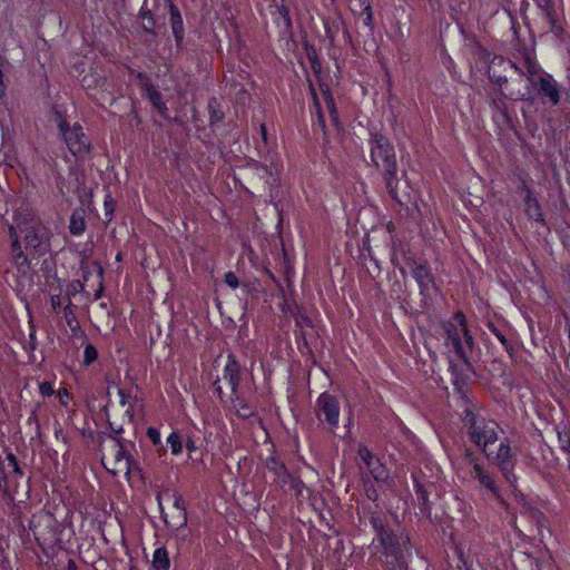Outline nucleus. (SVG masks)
Segmentation results:
<instances>
[{"instance_id": "nucleus-58", "label": "nucleus", "mask_w": 570, "mask_h": 570, "mask_svg": "<svg viewBox=\"0 0 570 570\" xmlns=\"http://www.w3.org/2000/svg\"><path fill=\"white\" fill-rule=\"evenodd\" d=\"M186 449L189 451V452H193L196 450V444L195 442L191 440V439H188L187 442H186Z\"/></svg>"}, {"instance_id": "nucleus-34", "label": "nucleus", "mask_w": 570, "mask_h": 570, "mask_svg": "<svg viewBox=\"0 0 570 570\" xmlns=\"http://www.w3.org/2000/svg\"><path fill=\"white\" fill-rule=\"evenodd\" d=\"M98 358V351L97 348L91 344V343H87L85 345V350H83V358H82V364L85 366H89L91 365Z\"/></svg>"}, {"instance_id": "nucleus-5", "label": "nucleus", "mask_w": 570, "mask_h": 570, "mask_svg": "<svg viewBox=\"0 0 570 570\" xmlns=\"http://www.w3.org/2000/svg\"><path fill=\"white\" fill-rule=\"evenodd\" d=\"M462 422L471 442L484 454L488 452V446L499 440V431H501V429L493 420L476 415L471 410L466 409Z\"/></svg>"}, {"instance_id": "nucleus-54", "label": "nucleus", "mask_w": 570, "mask_h": 570, "mask_svg": "<svg viewBox=\"0 0 570 570\" xmlns=\"http://www.w3.org/2000/svg\"><path fill=\"white\" fill-rule=\"evenodd\" d=\"M61 305V298L59 295H53L51 296V306L52 308L56 311L60 307Z\"/></svg>"}, {"instance_id": "nucleus-38", "label": "nucleus", "mask_w": 570, "mask_h": 570, "mask_svg": "<svg viewBox=\"0 0 570 570\" xmlns=\"http://www.w3.org/2000/svg\"><path fill=\"white\" fill-rule=\"evenodd\" d=\"M465 463L474 470L476 465H481L479 456L470 449H466L463 456Z\"/></svg>"}, {"instance_id": "nucleus-32", "label": "nucleus", "mask_w": 570, "mask_h": 570, "mask_svg": "<svg viewBox=\"0 0 570 570\" xmlns=\"http://www.w3.org/2000/svg\"><path fill=\"white\" fill-rule=\"evenodd\" d=\"M105 81H106L105 78L99 75L88 73L82 77L81 86L85 89H91V88H96L98 86H102L105 83Z\"/></svg>"}, {"instance_id": "nucleus-21", "label": "nucleus", "mask_w": 570, "mask_h": 570, "mask_svg": "<svg viewBox=\"0 0 570 570\" xmlns=\"http://www.w3.org/2000/svg\"><path fill=\"white\" fill-rule=\"evenodd\" d=\"M353 13L364 16L363 23L371 27L373 23V11L370 0H350Z\"/></svg>"}, {"instance_id": "nucleus-15", "label": "nucleus", "mask_w": 570, "mask_h": 570, "mask_svg": "<svg viewBox=\"0 0 570 570\" xmlns=\"http://www.w3.org/2000/svg\"><path fill=\"white\" fill-rule=\"evenodd\" d=\"M406 265L419 284L422 292L428 291L430 285L433 284V276L425 264H417L413 259H407Z\"/></svg>"}, {"instance_id": "nucleus-20", "label": "nucleus", "mask_w": 570, "mask_h": 570, "mask_svg": "<svg viewBox=\"0 0 570 570\" xmlns=\"http://www.w3.org/2000/svg\"><path fill=\"white\" fill-rule=\"evenodd\" d=\"M164 1V10L168 9L169 13V23L173 30L174 36H180L184 31V23L181 14L178 8L171 2V0H163Z\"/></svg>"}, {"instance_id": "nucleus-16", "label": "nucleus", "mask_w": 570, "mask_h": 570, "mask_svg": "<svg viewBox=\"0 0 570 570\" xmlns=\"http://www.w3.org/2000/svg\"><path fill=\"white\" fill-rule=\"evenodd\" d=\"M530 40H531L530 41V46H525L523 43V47L519 48V51H520V53H521V56H522V58L524 60L528 78L530 80H532V78L539 73L540 66L538 65V62L535 60V52H534L535 42H534V38H531Z\"/></svg>"}, {"instance_id": "nucleus-23", "label": "nucleus", "mask_w": 570, "mask_h": 570, "mask_svg": "<svg viewBox=\"0 0 570 570\" xmlns=\"http://www.w3.org/2000/svg\"><path fill=\"white\" fill-rule=\"evenodd\" d=\"M109 426L110 429L112 430V432L115 433L114 436H111L112 440H115L116 442V451H115V454L112 455V460H119V459H122L125 460L127 463H132V456L129 454V452L127 451V449L125 448V440L122 438H118L117 435L120 434L122 432V428H119V429H114L111 423H109Z\"/></svg>"}, {"instance_id": "nucleus-59", "label": "nucleus", "mask_w": 570, "mask_h": 570, "mask_svg": "<svg viewBox=\"0 0 570 570\" xmlns=\"http://www.w3.org/2000/svg\"><path fill=\"white\" fill-rule=\"evenodd\" d=\"M214 387H215L216 392L218 393L219 397H222L223 390H222V386L219 385V380H216L214 382Z\"/></svg>"}, {"instance_id": "nucleus-51", "label": "nucleus", "mask_w": 570, "mask_h": 570, "mask_svg": "<svg viewBox=\"0 0 570 570\" xmlns=\"http://www.w3.org/2000/svg\"><path fill=\"white\" fill-rule=\"evenodd\" d=\"M81 291H83V283H81L80 281L76 279L70 284L69 293L71 295H76L78 292Z\"/></svg>"}, {"instance_id": "nucleus-36", "label": "nucleus", "mask_w": 570, "mask_h": 570, "mask_svg": "<svg viewBox=\"0 0 570 570\" xmlns=\"http://www.w3.org/2000/svg\"><path fill=\"white\" fill-rule=\"evenodd\" d=\"M253 167L257 170V175L261 178L265 179L266 184H272L271 183V178H273L274 173H273V170L268 166L262 165L258 161H254L253 163Z\"/></svg>"}, {"instance_id": "nucleus-52", "label": "nucleus", "mask_w": 570, "mask_h": 570, "mask_svg": "<svg viewBox=\"0 0 570 570\" xmlns=\"http://www.w3.org/2000/svg\"><path fill=\"white\" fill-rule=\"evenodd\" d=\"M504 99H505V98L502 96V97H500V98H495V99H493V101H492L493 106H494L498 110H500V111H502V112H504V111L507 110V105H505Z\"/></svg>"}, {"instance_id": "nucleus-47", "label": "nucleus", "mask_w": 570, "mask_h": 570, "mask_svg": "<svg viewBox=\"0 0 570 570\" xmlns=\"http://www.w3.org/2000/svg\"><path fill=\"white\" fill-rule=\"evenodd\" d=\"M537 567H538V570H553L554 563L549 558L547 560L538 561Z\"/></svg>"}, {"instance_id": "nucleus-14", "label": "nucleus", "mask_w": 570, "mask_h": 570, "mask_svg": "<svg viewBox=\"0 0 570 570\" xmlns=\"http://www.w3.org/2000/svg\"><path fill=\"white\" fill-rule=\"evenodd\" d=\"M266 469L274 474V482L284 488L291 480V473L288 472L284 462L277 456L271 455L265 460Z\"/></svg>"}, {"instance_id": "nucleus-8", "label": "nucleus", "mask_w": 570, "mask_h": 570, "mask_svg": "<svg viewBox=\"0 0 570 570\" xmlns=\"http://www.w3.org/2000/svg\"><path fill=\"white\" fill-rule=\"evenodd\" d=\"M485 458L498 466L505 481L515 490L518 478L514 474L517 453L511 448L509 438L501 440L497 452H485Z\"/></svg>"}, {"instance_id": "nucleus-28", "label": "nucleus", "mask_w": 570, "mask_h": 570, "mask_svg": "<svg viewBox=\"0 0 570 570\" xmlns=\"http://www.w3.org/2000/svg\"><path fill=\"white\" fill-rule=\"evenodd\" d=\"M366 468L376 482H384L387 480L389 471L379 458L372 462H368V466Z\"/></svg>"}, {"instance_id": "nucleus-42", "label": "nucleus", "mask_w": 570, "mask_h": 570, "mask_svg": "<svg viewBox=\"0 0 570 570\" xmlns=\"http://www.w3.org/2000/svg\"><path fill=\"white\" fill-rule=\"evenodd\" d=\"M225 283L232 288H237L239 285L238 278L234 272L225 274Z\"/></svg>"}, {"instance_id": "nucleus-46", "label": "nucleus", "mask_w": 570, "mask_h": 570, "mask_svg": "<svg viewBox=\"0 0 570 570\" xmlns=\"http://www.w3.org/2000/svg\"><path fill=\"white\" fill-rule=\"evenodd\" d=\"M296 324L297 326L299 327H309L312 326V321L311 318L305 315V314H299L297 317H296Z\"/></svg>"}, {"instance_id": "nucleus-11", "label": "nucleus", "mask_w": 570, "mask_h": 570, "mask_svg": "<svg viewBox=\"0 0 570 570\" xmlns=\"http://www.w3.org/2000/svg\"><path fill=\"white\" fill-rule=\"evenodd\" d=\"M173 497V508L169 513H165L159 503L160 512L166 523V527L170 530L178 531L187 525V511L185 500L180 494L174 492Z\"/></svg>"}, {"instance_id": "nucleus-41", "label": "nucleus", "mask_w": 570, "mask_h": 570, "mask_svg": "<svg viewBox=\"0 0 570 570\" xmlns=\"http://www.w3.org/2000/svg\"><path fill=\"white\" fill-rule=\"evenodd\" d=\"M289 488L297 494H302V490L304 488V483L301 479L295 478L291 474V480L288 481Z\"/></svg>"}, {"instance_id": "nucleus-4", "label": "nucleus", "mask_w": 570, "mask_h": 570, "mask_svg": "<svg viewBox=\"0 0 570 570\" xmlns=\"http://www.w3.org/2000/svg\"><path fill=\"white\" fill-rule=\"evenodd\" d=\"M454 322H444L442 328L445 333L446 345L450 346L466 367L472 368L468 350L472 351L474 340L468 330L466 318L463 312L458 311L453 315Z\"/></svg>"}, {"instance_id": "nucleus-55", "label": "nucleus", "mask_w": 570, "mask_h": 570, "mask_svg": "<svg viewBox=\"0 0 570 570\" xmlns=\"http://www.w3.org/2000/svg\"><path fill=\"white\" fill-rule=\"evenodd\" d=\"M306 53H307V58H308L309 61L314 57H317L316 50L313 47H309L307 43H306Z\"/></svg>"}, {"instance_id": "nucleus-57", "label": "nucleus", "mask_w": 570, "mask_h": 570, "mask_svg": "<svg viewBox=\"0 0 570 570\" xmlns=\"http://www.w3.org/2000/svg\"><path fill=\"white\" fill-rule=\"evenodd\" d=\"M70 328H71V331H72L73 333L79 332V333H80V336H81L83 340H87L86 334L80 330V326H79V324H78L77 322H76V325H75V326H72V325H71V326H70Z\"/></svg>"}, {"instance_id": "nucleus-2", "label": "nucleus", "mask_w": 570, "mask_h": 570, "mask_svg": "<svg viewBox=\"0 0 570 570\" xmlns=\"http://www.w3.org/2000/svg\"><path fill=\"white\" fill-rule=\"evenodd\" d=\"M368 520L381 547L377 558L382 566L386 570H410L412 552L409 535L399 527L394 529L382 512H371Z\"/></svg>"}, {"instance_id": "nucleus-35", "label": "nucleus", "mask_w": 570, "mask_h": 570, "mask_svg": "<svg viewBox=\"0 0 570 570\" xmlns=\"http://www.w3.org/2000/svg\"><path fill=\"white\" fill-rule=\"evenodd\" d=\"M167 443L169 444L173 454H179L183 451V442L181 436L177 432L170 433V435L167 438Z\"/></svg>"}, {"instance_id": "nucleus-61", "label": "nucleus", "mask_w": 570, "mask_h": 570, "mask_svg": "<svg viewBox=\"0 0 570 570\" xmlns=\"http://www.w3.org/2000/svg\"><path fill=\"white\" fill-rule=\"evenodd\" d=\"M126 413L130 416V419L134 415V409H132V405L129 404V407L126 410Z\"/></svg>"}, {"instance_id": "nucleus-7", "label": "nucleus", "mask_w": 570, "mask_h": 570, "mask_svg": "<svg viewBox=\"0 0 570 570\" xmlns=\"http://www.w3.org/2000/svg\"><path fill=\"white\" fill-rule=\"evenodd\" d=\"M55 121L63 141L73 156L85 157L89 154L91 144L79 124L75 122L72 126H69L58 110L55 111Z\"/></svg>"}, {"instance_id": "nucleus-43", "label": "nucleus", "mask_w": 570, "mask_h": 570, "mask_svg": "<svg viewBox=\"0 0 570 570\" xmlns=\"http://www.w3.org/2000/svg\"><path fill=\"white\" fill-rule=\"evenodd\" d=\"M147 435L150 439V441L153 442V444L159 445L161 443L160 433L157 429L148 428Z\"/></svg>"}, {"instance_id": "nucleus-19", "label": "nucleus", "mask_w": 570, "mask_h": 570, "mask_svg": "<svg viewBox=\"0 0 570 570\" xmlns=\"http://www.w3.org/2000/svg\"><path fill=\"white\" fill-rule=\"evenodd\" d=\"M538 85L540 94L548 97L552 105H558L560 102L558 83L550 76L540 77Z\"/></svg>"}, {"instance_id": "nucleus-3", "label": "nucleus", "mask_w": 570, "mask_h": 570, "mask_svg": "<svg viewBox=\"0 0 570 570\" xmlns=\"http://www.w3.org/2000/svg\"><path fill=\"white\" fill-rule=\"evenodd\" d=\"M368 144L371 160L376 169L382 170L389 195L401 203L397 195V160L393 144L379 131L370 132Z\"/></svg>"}, {"instance_id": "nucleus-39", "label": "nucleus", "mask_w": 570, "mask_h": 570, "mask_svg": "<svg viewBox=\"0 0 570 570\" xmlns=\"http://www.w3.org/2000/svg\"><path fill=\"white\" fill-rule=\"evenodd\" d=\"M7 470L14 473L22 475V471L20 470V466L18 464L17 458L12 453H8L7 455Z\"/></svg>"}, {"instance_id": "nucleus-26", "label": "nucleus", "mask_w": 570, "mask_h": 570, "mask_svg": "<svg viewBox=\"0 0 570 570\" xmlns=\"http://www.w3.org/2000/svg\"><path fill=\"white\" fill-rule=\"evenodd\" d=\"M414 484H415V494H416L420 510L422 513L429 514L430 510H431V504L429 501V491L423 484H421L416 480V478H414Z\"/></svg>"}, {"instance_id": "nucleus-40", "label": "nucleus", "mask_w": 570, "mask_h": 570, "mask_svg": "<svg viewBox=\"0 0 570 570\" xmlns=\"http://www.w3.org/2000/svg\"><path fill=\"white\" fill-rule=\"evenodd\" d=\"M358 455L366 466H368V462H372L376 459L372 451H370L366 446L358 448Z\"/></svg>"}, {"instance_id": "nucleus-37", "label": "nucleus", "mask_w": 570, "mask_h": 570, "mask_svg": "<svg viewBox=\"0 0 570 570\" xmlns=\"http://www.w3.org/2000/svg\"><path fill=\"white\" fill-rule=\"evenodd\" d=\"M558 440L560 443V449L566 453H570V431L569 430L559 431Z\"/></svg>"}, {"instance_id": "nucleus-12", "label": "nucleus", "mask_w": 570, "mask_h": 570, "mask_svg": "<svg viewBox=\"0 0 570 570\" xmlns=\"http://www.w3.org/2000/svg\"><path fill=\"white\" fill-rule=\"evenodd\" d=\"M137 78L139 79V86L145 91L146 97L157 109L158 114L166 118L168 108L163 100V95L151 85L147 75L138 72Z\"/></svg>"}, {"instance_id": "nucleus-45", "label": "nucleus", "mask_w": 570, "mask_h": 570, "mask_svg": "<svg viewBox=\"0 0 570 570\" xmlns=\"http://www.w3.org/2000/svg\"><path fill=\"white\" fill-rule=\"evenodd\" d=\"M39 391L42 396H51L55 393L53 387L49 382H42L39 385Z\"/></svg>"}, {"instance_id": "nucleus-27", "label": "nucleus", "mask_w": 570, "mask_h": 570, "mask_svg": "<svg viewBox=\"0 0 570 570\" xmlns=\"http://www.w3.org/2000/svg\"><path fill=\"white\" fill-rule=\"evenodd\" d=\"M141 26L147 33L158 35L163 32V23H159L150 11L142 12Z\"/></svg>"}, {"instance_id": "nucleus-13", "label": "nucleus", "mask_w": 570, "mask_h": 570, "mask_svg": "<svg viewBox=\"0 0 570 570\" xmlns=\"http://www.w3.org/2000/svg\"><path fill=\"white\" fill-rule=\"evenodd\" d=\"M470 476L476 480L482 488L487 489L494 499L502 500L494 474L485 469L483 464L476 465L474 470H470Z\"/></svg>"}, {"instance_id": "nucleus-31", "label": "nucleus", "mask_w": 570, "mask_h": 570, "mask_svg": "<svg viewBox=\"0 0 570 570\" xmlns=\"http://www.w3.org/2000/svg\"><path fill=\"white\" fill-rule=\"evenodd\" d=\"M488 328L491 331V333H493L497 338L500 341V343L502 344V346L504 347V350L509 353V355H513L514 353V348L512 346V344L508 341L507 336L504 335L503 332H501L493 323L489 322L487 324Z\"/></svg>"}, {"instance_id": "nucleus-56", "label": "nucleus", "mask_w": 570, "mask_h": 570, "mask_svg": "<svg viewBox=\"0 0 570 570\" xmlns=\"http://www.w3.org/2000/svg\"><path fill=\"white\" fill-rule=\"evenodd\" d=\"M317 125L322 128L323 130V134L325 135V119H324V116L322 115L321 111H318V120H317Z\"/></svg>"}, {"instance_id": "nucleus-18", "label": "nucleus", "mask_w": 570, "mask_h": 570, "mask_svg": "<svg viewBox=\"0 0 570 570\" xmlns=\"http://www.w3.org/2000/svg\"><path fill=\"white\" fill-rule=\"evenodd\" d=\"M232 404L238 417L245 420L255 415V407L239 392H232Z\"/></svg>"}, {"instance_id": "nucleus-62", "label": "nucleus", "mask_w": 570, "mask_h": 570, "mask_svg": "<svg viewBox=\"0 0 570 570\" xmlns=\"http://www.w3.org/2000/svg\"><path fill=\"white\" fill-rule=\"evenodd\" d=\"M4 161L7 163V165L9 167H11V168L13 167L12 159L10 158V156H6Z\"/></svg>"}, {"instance_id": "nucleus-48", "label": "nucleus", "mask_w": 570, "mask_h": 570, "mask_svg": "<svg viewBox=\"0 0 570 570\" xmlns=\"http://www.w3.org/2000/svg\"><path fill=\"white\" fill-rule=\"evenodd\" d=\"M309 62H311V68H312L313 72L316 76L321 75L322 73V62L318 59V57H314Z\"/></svg>"}, {"instance_id": "nucleus-33", "label": "nucleus", "mask_w": 570, "mask_h": 570, "mask_svg": "<svg viewBox=\"0 0 570 570\" xmlns=\"http://www.w3.org/2000/svg\"><path fill=\"white\" fill-rule=\"evenodd\" d=\"M323 96H324V99H325L326 107L328 109L331 119H332L333 124L335 126H337L338 125V114H337V109H336L335 104H334V99H333V97L330 94V90L328 89L323 90Z\"/></svg>"}, {"instance_id": "nucleus-44", "label": "nucleus", "mask_w": 570, "mask_h": 570, "mask_svg": "<svg viewBox=\"0 0 570 570\" xmlns=\"http://www.w3.org/2000/svg\"><path fill=\"white\" fill-rule=\"evenodd\" d=\"M539 8L546 11L550 16L553 8V0H534Z\"/></svg>"}, {"instance_id": "nucleus-29", "label": "nucleus", "mask_w": 570, "mask_h": 570, "mask_svg": "<svg viewBox=\"0 0 570 570\" xmlns=\"http://www.w3.org/2000/svg\"><path fill=\"white\" fill-rule=\"evenodd\" d=\"M208 112H209V125L212 127L223 122L225 115L222 110L220 104L216 98H210L208 101Z\"/></svg>"}, {"instance_id": "nucleus-9", "label": "nucleus", "mask_w": 570, "mask_h": 570, "mask_svg": "<svg viewBox=\"0 0 570 570\" xmlns=\"http://www.w3.org/2000/svg\"><path fill=\"white\" fill-rule=\"evenodd\" d=\"M29 529L40 546L51 544L57 540V520L50 512L41 511L35 514Z\"/></svg>"}, {"instance_id": "nucleus-6", "label": "nucleus", "mask_w": 570, "mask_h": 570, "mask_svg": "<svg viewBox=\"0 0 570 570\" xmlns=\"http://www.w3.org/2000/svg\"><path fill=\"white\" fill-rule=\"evenodd\" d=\"M514 71L519 75L520 80H522V77L524 76V71L519 68L514 62L511 60H505L502 57H494L491 61L488 75L490 80L495 83L499 87V92L504 98H509L512 100H523L525 99L527 94L529 92V88L525 87V91L518 90H510L509 94L504 92V88L508 85V71Z\"/></svg>"}, {"instance_id": "nucleus-17", "label": "nucleus", "mask_w": 570, "mask_h": 570, "mask_svg": "<svg viewBox=\"0 0 570 570\" xmlns=\"http://www.w3.org/2000/svg\"><path fill=\"white\" fill-rule=\"evenodd\" d=\"M223 377L229 383L232 392L238 391V385L240 382V365L232 354H229L227 357Z\"/></svg>"}, {"instance_id": "nucleus-24", "label": "nucleus", "mask_w": 570, "mask_h": 570, "mask_svg": "<svg viewBox=\"0 0 570 570\" xmlns=\"http://www.w3.org/2000/svg\"><path fill=\"white\" fill-rule=\"evenodd\" d=\"M85 214L83 208H76L72 212L69 224L70 234L78 236L86 230Z\"/></svg>"}, {"instance_id": "nucleus-50", "label": "nucleus", "mask_w": 570, "mask_h": 570, "mask_svg": "<svg viewBox=\"0 0 570 570\" xmlns=\"http://www.w3.org/2000/svg\"><path fill=\"white\" fill-rule=\"evenodd\" d=\"M63 314H65V317L67 320V323L69 326H71V323L72 321H75V315H73V311L71 308V303L69 302V304L63 308Z\"/></svg>"}, {"instance_id": "nucleus-30", "label": "nucleus", "mask_w": 570, "mask_h": 570, "mask_svg": "<svg viewBox=\"0 0 570 570\" xmlns=\"http://www.w3.org/2000/svg\"><path fill=\"white\" fill-rule=\"evenodd\" d=\"M153 566L156 570H168L170 566L168 552L165 548H158L154 552Z\"/></svg>"}, {"instance_id": "nucleus-64", "label": "nucleus", "mask_w": 570, "mask_h": 570, "mask_svg": "<svg viewBox=\"0 0 570 570\" xmlns=\"http://www.w3.org/2000/svg\"><path fill=\"white\" fill-rule=\"evenodd\" d=\"M33 341H35V332L32 331V332L30 333V342H33Z\"/></svg>"}, {"instance_id": "nucleus-63", "label": "nucleus", "mask_w": 570, "mask_h": 570, "mask_svg": "<svg viewBox=\"0 0 570 570\" xmlns=\"http://www.w3.org/2000/svg\"><path fill=\"white\" fill-rule=\"evenodd\" d=\"M101 293H102V287H100L96 294H95V298L98 299L100 296H101Z\"/></svg>"}, {"instance_id": "nucleus-49", "label": "nucleus", "mask_w": 570, "mask_h": 570, "mask_svg": "<svg viewBox=\"0 0 570 570\" xmlns=\"http://www.w3.org/2000/svg\"><path fill=\"white\" fill-rule=\"evenodd\" d=\"M118 395H119V397H120V404H121L122 406H125L126 404H128V403H129V400L131 399L130 393H129L127 390H125V389H119V390H118Z\"/></svg>"}, {"instance_id": "nucleus-60", "label": "nucleus", "mask_w": 570, "mask_h": 570, "mask_svg": "<svg viewBox=\"0 0 570 570\" xmlns=\"http://www.w3.org/2000/svg\"><path fill=\"white\" fill-rule=\"evenodd\" d=\"M367 498H368L370 500L375 501V500L377 499V493H376V491H375V490L367 491Z\"/></svg>"}, {"instance_id": "nucleus-22", "label": "nucleus", "mask_w": 570, "mask_h": 570, "mask_svg": "<svg viewBox=\"0 0 570 570\" xmlns=\"http://www.w3.org/2000/svg\"><path fill=\"white\" fill-rule=\"evenodd\" d=\"M525 214L529 218L544 223L543 214L539 202L532 196L530 189L527 191V196L524 198Z\"/></svg>"}, {"instance_id": "nucleus-25", "label": "nucleus", "mask_w": 570, "mask_h": 570, "mask_svg": "<svg viewBox=\"0 0 570 570\" xmlns=\"http://www.w3.org/2000/svg\"><path fill=\"white\" fill-rule=\"evenodd\" d=\"M102 463L107 468L109 472H111L114 475H117L119 473L129 474L131 470L130 463H127L125 460H112L110 458H102Z\"/></svg>"}, {"instance_id": "nucleus-53", "label": "nucleus", "mask_w": 570, "mask_h": 570, "mask_svg": "<svg viewBox=\"0 0 570 570\" xmlns=\"http://www.w3.org/2000/svg\"><path fill=\"white\" fill-rule=\"evenodd\" d=\"M58 396L62 405H67V400L69 399L70 394L67 391V389H61L58 391Z\"/></svg>"}, {"instance_id": "nucleus-10", "label": "nucleus", "mask_w": 570, "mask_h": 570, "mask_svg": "<svg viewBox=\"0 0 570 570\" xmlns=\"http://www.w3.org/2000/svg\"><path fill=\"white\" fill-rule=\"evenodd\" d=\"M315 415L321 423L327 424L331 429L336 428L340 417V402L336 396L324 392L315 403Z\"/></svg>"}, {"instance_id": "nucleus-1", "label": "nucleus", "mask_w": 570, "mask_h": 570, "mask_svg": "<svg viewBox=\"0 0 570 570\" xmlns=\"http://www.w3.org/2000/svg\"><path fill=\"white\" fill-rule=\"evenodd\" d=\"M51 232L28 209L14 210L8 224L9 257L17 269L27 274L31 262L50 250Z\"/></svg>"}]
</instances>
